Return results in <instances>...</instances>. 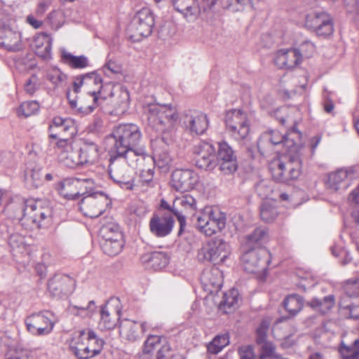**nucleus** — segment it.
Segmentation results:
<instances>
[{
  "mask_svg": "<svg viewBox=\"0 0 359 359\" xmlns=\"http://www.w3.org/2000/svg\"><path fill=\"white\" fill-rule=\"evenodd\" d=\"M296 50L299 53V55L302 60L303 57L309 58L311 57L316 51V48L311 41H305Z\"/></svg>",
  "mask_w": 359,
  "mask_h": 359,
  "instance_id": "680f3d73",
  "label": "nucleus"
},
{
  "mask_svg": "<svg viewBox=\"0 0 359 359\" xmlns=\"http://www.w3.org/2000/svg\"><path fill=\"white\" fill-rule=\"evenodd\" d=\"M154 166L153 157L151 156V163H144L137 169L140 170V180L142 185L153 186Z\"/></svg>",
  "mask_w": 359,
  "mask_h": 359,
  "instance_id": "79ce46f5",
  "label": "nucleus"
},
{
  "mask_svg": "<svg viewBox=\"0 0 359 359\" xmlns=\"http://www.w3.org/2000/svg\"><path fill=\"white\" fill-rule=\"evenodd\" d=\"M123 160L110 156L109 174L111 179L122 189L131 190L134 187V172L123 163Z\"/></svg>",
  "mask_w": 359,
  "mask_h": 359,
  "instance_id": "4468645a",
  "label": "nucleus"
},
{
  "mask_svg": "<svg viewBox=\"0 0 359 359\" xmlns=\"http://www.w3.org/2000/svg\"><path fill=\"white\" fill-rule=\"evenodd\" d=\"M343 289L345 294L349 297H359V279L347 280L344 282Z\"/></svg>",
  "mask_w": 359,
  "mask_h": 359,
  "instance_id": "4d7b16f0",
  "label": "nucleus"
},
{
  "mask_svg": "<svg viewBox=\"0 0 359 359\" xmlns=\"http://www.w3.org/2000/svg\"><path fill=\"white\" fill-rule=\"evenodd\" d=\"M229 343L228 334H219L214 337L208 346L207 349L210 353L217 354Z\"/></svg>",
  "mask_w": 359,
  "mask_h": 359,
  "instance_id": "a18cd8bd",
  "label": "nucleus"
},
{
  "mask_svg": "<svg viewBox=\"0 0 359 359\" xmlns=\"http://www.w3.org/2000/svg\"><path fill=\"white\" fill-rule=\"evenodd\" d=\"M175 8L188 20L196 18L199 13L196 0H172Z\"/></svg>",
  "mask_w": 359,
  "mask_h": 359,
  "instance_id": "f704fd0d",
  "label": "nucleus"
},
{
  "mask_svg": "<svg viewBox=\"0 0 359 359\" xmlns=\"http://www.w3.org/2000/svg\"><path fill=\"white\" fill-rule=\"evenodd\" d=\"M80 182H81L82 184L79 186V190L83 194H80V196H85L90 193H95L94 191L95 182L92 179L90 178H77Z\"/></svg>",
  "mask_w": 359,
  "mask_h": 359,
  "instance_id": "69168bd1",
  "label": "nucleus"
},
{
  "mask_svg": "<svg viewBox=\"0 0 359 359\" xmlns=\"http://www.w3.org/2000/svg\"><path fill=\"white\" fill-rule=\"evenodd\" d=\"M63 61L72 68H84L88 66V58L83 55L74 56L66 50L62 53Z\"/></svg>",
  "mask_w": 359,
  "mask_h": 359,
  "instance_id": "37998d69",
  "label": "nucleus"
},
{
  "mask_svg": "<svg viewBox=\"0 0 359 359\" xmlns=\"http://www.w3.org/2000/svg\"><path fill=\"white\" fill-rule=\"evenodd\" d=\"M121 309L116 300L107 302L100 310L99 326L102 330H111L115 327L120 319Z\"/></svg>",
  "mask_w": 359,
  "mask_h": 359,
  "instance_id": "b1692460",
  "label": "nucleus"
},
{
  "mask_svg": "<svg viewBox=\"0 0 359 359\" xmlns=\"http://www.w3.org/2000/svg\"><path fill=\"white\" fill-rule=\"evenodd\" d=\"M74 286V280L65 274H55L48 283V289L51 295L59 298L72 293Z\"/></svg>",
  "mask_w": 359,
  "mask_h": 359,
  "instance_id": "5701e85b",
  "label": "nucleus"
},
{
  "mask_svg": "<svg viewBox=\"0 0 359 359\" xmlns=\"http://www.w3.org/2000/svg\"><path fill=\"white\" fill-rule=\"evenodd\" d=\"M109 204V198L103 192L90 193L83 197L79 209L85 216L93 218L102 215Z\"/></svg>",
  "mask_w": 359,
  "mask_h": 359,
  "instance_id": "ddd939ff",
  "label": "nucleus"
},
{
  "mask_svg": "<svg viewBox=\"0 0 359 359\" xmlns=\"http://www.w3.org/2000/svg\"><path fill=\"white\" fill-rule=\"evenodd\" d=\"M81 183L77 178H67L57 183L55 189L63 198L75 200L80 194H83L81 190H79Z\"/></svg>",
  "mask_w": 359,
  "mask_h": 359,
  "instance_id": "c756f323",
  "label": "nucleus"
},
{
  "mask_svg": "<svg viewBox=\"0 0 359 359\" xmlns=\"http://www.w3.org/2000/svg\"><path fill=\"white\" fill-rule=\"evenodd\" d=\"M27 330L34 336H44L50 334L55 325L52 313L44 311L32 313L25 320Z\"/></svg>",
  "mask_w": 359,
  "mask_h": 359,
  "instance_id": "f8f14e48",
  "label": "nucleus"
},
{
  "mask_svg": "<svg viewBox=\"0 0 359 359\" xmlns=\"http://www.w3.org/2000/svg\"><path fill=\"white\" fill-rule=\"evenodd\" d=\"M49 138L57 141L73 140L77 133L74 121L70 118L55 116L48 126Z\"/></svg>",
  "mask_w": 359,
  "mask_h": 359,
  "instance_id": "dca6fc26",
  "label": "nucleus"
},
{
  "mask_svg": "<svg viewBox=\"0 0 359 359\" xmlns=\"http://www.w3.org/2000/svg\"><path fill=\"white\" fill-rule=\"evenodd\" d=\"M199 177L189 169H177L172 174V186L177 191H187L195 188Z\"/></svg>",
  "mask_w": 359,
  "mask_h": 359,
  "instance_id": "412c9836",
  "label": "nucleus"
},
{
  "mask_svg": "<svg viewBox=\"0 0 359 359\" xmlns=\"http://www.w3.org/2000/svg\"><path fill=\"white\" fill-rule=\"evenodd\" d=\"M294 111V109L283 107L274 111V116L282 125H285L286 123L295 124L296 122L292 116Z\"/></svg>",
  "mask_w": 359,
  "mask_h": 359,
  "instance_id": "864d4df0",
  "label": "nucleus"
},
{
  "mask_svg": "<svg viewBox=\"0 0 359 359\" xmlns=\"http://www.w3.org/2000/svg\"><path fill=\"white\" fill-rule=\"evenodd\" d=\"M299 53L296 48L280 50L276 54L274 63L280 69H292L302 62Z\"/></svg>",
  "mask_w": 359,
  "mask_h": 359,
  "instance_id": "c85d7f7f",
  "label": "nucleus"
},
{
  "mask_svg": "<svg viewBox=\"0 0 359 359\" xmlns=\"http://www.w3.org/2000/svg\"><path fill=\"white\" fill-rule=\"evenodd\" d=\"M39 109V104L36 101H27L21 104L18 109V113L25 116L34 114Z\"/></svg>",
  "mask_w": 359,
  "mask_h": 359,
  "instance_id": "13d9d810",
  "label": "nucleus"
},
{
  "mask_svg": "<svg viewBox=\"0 0 359 359\" xmlns=\"http://www.w3.org/2000/svg\"><path fill=\"white\" fill-rule=\"evenodd\" d=\"M79 165L88 163H94L99 158V148L93 142H85L79 149Z\"/></svg>",
  "mask_w": 359,
  "mask_h": 359,
  "instance_id": "c9c22d12",
  "label": "nucleus"
},
{
  "mask_svg": "<svg viewBox=\"0 0 359 359\" xmlns=\"http://www.w3.org/2000/svg\"><path fill=\"white\" fill-rule=\"evenodd\" d=\"M270 325L269 320L264 319L260 323L259 327L256 330V343L260 344L264 342L266 340V334Z\"/></svg>",
  "mask_w": 359,
  "mask_h": 359,
  "instance_id": "052dcab7",
  "label": "nucleus"
},
{
  "mask_svg": "<svg viewBox=\"0 0 359 359\" xmlns=\"http://www.w3.org/2000/svg\"><path fill=\"white\" fill-rule=\"evenodd\" d=\"M154 16L151 11L143 8L137 11L128 27L130 36L135 41L149 36L154 26Z\"/></svg>",
  "mask_w": 359,
  "mask_h": 359,
  "instance_id": "0eeeda50",
  "label": "nucleus"
},
{
  "mask_svg": "<svg viewBox=\"0 0 359 359\" xmlns=\"http://www.w3.org/2000/svg\"><path fill=\"white\" fill-rule=\"evenodd\" d=\"M174 226V219L170 213L154 215L149 222L151 232L157 237H165L170 233Z\"/></svg>",
  "mask_w": 359,
  "mask_h": 359,
  "instance_id": "bb28decb",
  "label": "nucleus"
},
{
  "mask_svg": "<svg viewBox=\"0 0 359 359\" xmlns=\"http://www.w3.org/2000/svg\"><path fill=\"white\" fill-rule=\"evenodd\" d=\"M51 46L52 39L46 33L37 34L32 43V47L36 55L43 60H48L51 57Z\"/></svg>",
  "mask_w": 359,
  "mask_h": 359,
  "instance_id": "2f4dec72",
  "label": "nucleus"
},
{
  "mask_svg": "<svg viewBox=\"0 0 359 359\" xmlns=\"http://www.w3.org/2000/svg\"><path fill=\"white\" fill-rule=\"evenodd\" d=\"M100 97L99 104L102 100L108 97L112 98V104L114 107L116 114H123L129 107L130 96L128 91L120 85H114L111 83H107L104 86L96 93Z\"/></svg>",
  "mask_w": 359,
  "mask_h": 359,
  "instance_id": "1a4fd4ad",
  "label": "nucleus"
},
{
  "mask_svg": "<svg viewBox=\"0 0 359 359\" xmlns=\"http://www.w3.org/2000/svg\"><path fill=\"white\" fill-rule=\"evenodd\" d=\"M142 140V133L138 126L133 123L120 124L116 126L108 140L113 144L109 152L137 147Z\"/></svg>",
  "mask_w": 359,
  "mask_h": 359,
  "instance_id": "20e7f679",
  "label": "nucleus"
},
{
  "mask_svg": "<svg viewBox=\"0 0 359 359\" xmlns=\"http://www.w3.org/2000/svg\"><path fill=\"white\" fill-rule=\"evenodd\" d=\"M358 174L353 167L341 168L328 175L327 186L334 191L346 189L349 182L357 178Z\"/></svg>",
  "mask_w": 359,
  "mask_h": 359,
  "instance_id": "393cba45",
  "label": "nucleus"
},
{
  "mask_svg": "<svg viewBox=\"0 0 359 359\" xmlns=\"http://www.w3.org/2000/svg\"><path fill=\"white\" fill-rule=\"evenodd\" d=\"M118 151L109 152V156L123 160V163H127L131 168L137 169L144 163H151V156L147 154L143 147L127 148Z\"/></svg>",
  "mask_w": 359,
  "mask_h": 359,
  "instance_id": "a211bd4d",
  "label": "nucleus"
},
{
  "mask_svg": "<svg viewBox=\"0 0 359 359\" xmlns=\"http://www.w3.org/2000/svg\"><path fill=\"white\" fill-rule=\"evenodd\" d=\"M283 304L288 313L295 315L302 309L303 299L299 295L290 294L285 299Z\"/></svg>",
  "mask_w": 359,
  "mask_h": 359,
  "instance_id": "c03bdc74",
  "label": "nucleus"
},
{
  "mask_svg": "<svg viewBox=\"0 0 359 359\" xmlns=\"http://www.w3.org/2000/svg\"><path fill=\"white\" fill-rule=\"evenodd\" d=\"M328 14L324 11H313L306 17L305 26L318 34L320 23Z\"/></svg>",
  "mask_w": 359,
  "mask_h": 359,
  "instance_id": "49530a36",
  "label": "nucleus"
},
{
  "mask_svg": "<svg viewBox=\"0 0 359 359\" xmlns=\"http://www.w3.org/2000/svg\"><path fill=\"white\" fill-rule=\"evenodd\" d=\"M165 340L166 339L163 337L150 335L144 342V352L147 354L156 353Z\"/></svg>",
  "mask_w": 359,
  "mask_h": 359,
  "instance_id": "3c124183",
  "label": "nucleus"
},
{
  "mask_svg": "<svg viewBox=\"0 0 359 359\" xmlns=\"http://www.w3.org/2000/svg\"><path fill=\"white\" fill-rule=\"evenodd\" d=\"M279 215L277 209L276 202L273 200L264 201L260 206L261 219L266 222H274Z\"/></svg>",
  "mask_w": 359,
  "mask_h": 359,
  "instance_id": "ea45409f",
  "label": "nucleus"
},
{
  "mask_svg": "<svg viewBox=\"0 0 359 359\" xmlns=\"http://www.w3.org/2000/svg\"><path fill=\"white\" fill-rule=\"evenodd\" d=\"M184 123L191 133L197 135L204 133L208 127L207 116L197 111H190L186 114Z\"/></svg>",
  "mask_w": 359,
  "mask_h": 359,
  "instance_id": "cd10ccee",
  "label": "nucleus"
},
{
  "mask_svg": "<svg viewBox=\"0 0 359 359\" xmlns=\"http://www.w3.org/2000/svg\"><path fill=\"white\" fill-rule=\"evenodd\" d=\"M58 161L69 168H76L79 165V148L73 140L56 141L54 146Z\"/></svg>",
  "mask_w": 359,
  "mask_h": 359,
  "instance_id": "f3484780",
  "label": "nucleus"
},
{
  "mask_svg": "<svg viewBox=\"0 0 359 359\" xmlns=\"http://www.w3.org/2000/svg\"><path fill=\"white\" fill-rule=\"evenodd\" d=\"M260 346L259 359H271L276 356H280L276 354L275 345L269 341L257 344Z\"/></svg>",
  "mask_w": 359,
  "mask_h": 359,
  "instance_id": "5fc2aeb1",
  "label": "nucleus"
},
{
  "mask_svg": "<svg viewBox=\"0 0 359 359\" xmlns=\"http://www.w3.org/2000/svg\"><path fill=\"white\" fill-rule=\"evenodd\" d=\"M334 31L333 22L331 17L327 15L320 23L318 34L321 36H330Z\"/></svg>",
  "mask_w": 359,
  "mask_h": 359,
  "instance_id": "bf43d9fd",
  "label": "nucleus"
},
{
  "mask_svg": "<svg viewBox=\"0 0 359 359\" xmlns=\"http://www.w3.org/2000/svg\"><path fill=\"white\" fill-rule=\"evenodd\" d=\"M43 172L40 168H34L25 173V181L27 185L37 188L43 183Z\"/></svg>",
  "mask_w": 359,
  "mask_h": 359,
  "instance_id": "8fccbe9b",
  "label": "nucleus"
},
{
  "mask_svg": "<svg viewBox=\"0 0 359 359\" xmlns=\"http://www.w3.org/2000/svg\"><path fill=\"white\" fill-rule=\"evenodd\" d=\"M142 110L148 125L157 132L165 135L174 128L178 117L175 107L145 102L143 103Z\"/></svg>",
  "mask_w": 359,
  "mask_h": 359,
  "instance_id": "f257e3e1",
  "label": "nucleus"
},
{
  "mask_svg": "<svg viewBox=\"0 0 359 359\" xmlns=\"http://www.w3.org/2000/svg\"><path fill=\"white\" fill-rule=\"evenodd\" d=\"M22 212V221L31 222L37 228H41L43 222L52 215V210L47 202L32 198L24 201Z\"/></svg>",
  "mask_w": 359,
  "mask_h": 359,
  "instance_id": "423d86ee",
  "label": "nucleus"
},
{
  "mask_svg": "<svg viewBox=\"0 0 359 359\" xmlns=\"http://www.w3.org/2000/svg\"><path fill=\"white\" fill-rule=\"evenodd\" d=\"M147 330V323L125 319L119 325L121 336L129 341H135L140 339Z\"/></svg>",
  "mask_w": 359,
  "mask_h": 359,
  "instance_id": "a878e982",
  "label": "nucleus"
},
{
  "mask_svg": "<svg viewBox=\"0 0 359 359\" xmlns=\"http://www.w3.org/2000/svg\"><path fill=\"white\" fill-rule=\"evenodd\" d=\"M339 353L342 359H359V339H355L351 346H347L342 342Z\"/></svg>",
  "mask_w": 359,
  "mask_h": 359,
  "instance_id": "09e8293b",
  "label": "nucleus"
},
{
  "mask_svg": "<svg viewBox=\"0 0 359 359\" xmlns=\"http://www.w3.org/2000/svg\"><path fill=\"white\" fill-rule=\"evenodd\" d=\"M269 262L270 253L262 248H248L242 256L243 269L250 273L265 271Z\"/></svg>",
  "mask_w": 359,
  "mask_h": 359,
  "instance_id": "9b49d317",
  "label": "nucleus"
},
{
  "mask_svg": "<svg viewBox=\"0 0 359 359\" xmlns=\"http://www.w3.org/2000/svg\"><path fill=\"white\" fill-rule=\"evenodd\" d=\"M240 359H255L256 355L252 345H243L238 349Z\"/></svg>",
  "mask_w": 359,
  "mask_h": 359,
  "instance_id": "338daca9",
  "label": "nucleus"
},
{
  "mask_svg": "<svg viewBox=\"0 0 359 359\" xmlns=\"http://www.w3.org/2000/svg\"><path fill=\"white\" fill-rule=\"evenodd\" d=\"M339 306L341 309L348 311L350 318L359 319V305L346 304L344 300H342Z\"/></svg>",
  "mask_w": 359,
  "mask_h": 359,
  "instance_id": "774afa93",
  "label": "nucleus"
},
{
  "mask_svg": "<svg viewBox=\"0 0 359 359\" xmlns=\"http://www.w3.org/2000/svg\"><path fill=\"white\" fill-rule=\"evenodd\" d=\"M196 208L195 198L189 194L182 195L176 197L173 201L172 212L175 215L180 223L179 234H180L184 226L186 225L184 213L194 211Z\"/></svg>",
  "mask_w": 359,
  "mask_h": 359,
  "instance_id": "4be33fe9",
  "label": "nucleus"
},
{
  "mask_svg": "<svg viewBox=\"0 0 359 359\" xmlns=\"http://www.w3.org/2000/svg\"><path fill=\"white\" fill-rule=\"evenodd\" d=\"M302 161L299 150H288L287 154L281 158L273 159L269 165L270 172L274 180L287 182L296 180L301 173Z\"/></svg>",
  "mask_w": 359,
  "mask_h": 359,
  "instance_id": "f03ea898",
  "label": "nucleus"
},
{
  "mask_svg": "<svg viewBox=\"0 0 359 359\" xmlns=\"http://www.w3.org/2000/svg\"><path fill=\"white\" fill-rule=\"evenodd\" d=\"M238 302V292L236 289L232 288L227 292L224 294L223 299L220 302V306L222 308L226 313L228 311L226 309H231L237 305Z\"/></svg>",
  "mask_w": 359,
  "mask_h": 359,
  "instance_id": "603ef678",
  "label": "nucleus"
},
{
  "mask_svg": "<svg viewBox=\"0 0 359 359\" xmlns=\"http://www.w3.org/2000/svg\"><path fill=\"white\" fill-rule=\"evenodd\" d=\"M104 344L92 330H81L73 337L70 348L79 359H89L101 352Z\"/></svg>",
  "mask_w": 359,
  "mask_h": 359,
  "instance_id": "7ed1b4c3",
  "label": "nucleus"
},
{
  "mask_svg": "<svg viewBox=\"0 0 359 359\" xmlns=\"http://www.w3.org/2000/svg\"><path fill=\"white\" fill-rule=\"evenodd\" d=\"M141 262L145 267L154 270H159L167 266L169 259L165 253L162 252H151L141 256Z\"/></svg>",
  "mask_w": 359,
  "mask_h": 359,
  "instance_id": "72a5a7b5",
  "label": "nucleus"
},
{
  "mask_svg": "<svg viewBox=\"0 0 359 359\" xmlns=\"http://www.w3.org/2000/svg\"><path fill=\"white\" fill-rule=\"evenodd\" d=\"M225 124L230 136L236 141L245 140L250 132L247 114L241 109H232L226 113Z\"/></svg>",
  "mask_w": 359,
  "mask_h": 359,
  "instance_id": "6e6552de",
  "label": "nucleus"
},
{
  "mask_svg": "<svg viewBox=\"0 0 359 359\" xmlns=\"http://www.w3.org/2000/svg\"><path fill=\"white\" fill-rule=\"evenodd\" d=\"M123 245L122 233H116L115 238H108L105 236L101 242V248L104 253L109 256L117 255Z\"/></svg>",
  "mask_w": 359,
  "mask_h": 359,
  "instance_id": "e433bc0d",
  "label": "nucleus"
},
{
  "mask_svg": "<svg viewBox=\"0 0 359 359\" xmlns=\"http://www.w3.org/2000/svg\"><path fill=\"white\" fill-rule=\"evenodd\" d=\"M196 165L205 170H212L217 166L215 149L208 142H200L195 145Z\"/></svg>",
  "mask_w": 359,
  "mask_h": 359,
  "instance_id": "6ab92c4d",
  "label": "nucleus"
},
{
  "mask_svg": "<svg viewBox=\"0 0 359 359\" xmlns=\"http://www.w3.org/2000/svg\"><path fill=\"white\" fill-rule=\"evenodd\" d=\"M268 237L267 231L264 228H257L252 233L246 236V248H251L254 244L259 245L264 242Z\"/></svg>",
  "mask_w": 359,
  "mask_h": 359,
  "instance_id": "de8ad7c7",
  "label": "nucleus"
},
{
  "mask_svg": "<svg viewBox=\"0 0 359 359\" xmlns=\"http://www.w3.org/2000/svg\"><path fill=\"white\" fill-rule=\"evenodd\" d=\"M0 46L10 51H18L22 48L20 33L9 27L0 29Z\"/></svg>",
  "mask_w": 359,
  "mask_h": 359,
  "instance_id": "7c9ffc66",
  "label": "nucleus"
},
{
  "mask_svg": "<svg viewBox=\"0 0 359 359\" xmlns=\"http://www.w3.org/2000/svg\"><path fill=\"white\" fill-rule=\"evenodd\" d=\"M201 281L210 292H217L222 286V271L217 266L205 270L201 276Z\"/></svg>",
  "mask_w": 359,
  "mask_h": 359,
  "instance_id": "473e14b6",
  "label": "nucleus"
},
{
  "mask_svg": "<svg viewBox=\"0 0 359 359\" xmlns=\"http://www.w3.org/2000/svg\"><path fill=\"white\" fill-rule=\"evenodd\" d=\"M231 253L228 243L222 239H215L201 248L198 257L201 261H208L215 265L223 263Z\"/></svg>",
  "mask_w": 359,
  "mask_h": 359,
  "instance_id": "9d476101",
  "label": "nucleus"
},
{
  "mask_svg": "<svg viewBox=\"0 0 359 359\" xmlns=\"http://www.w3.org/2000/svg\"><path fill=\"white\" fill-rule=\"evenodd\" d=\"M217 165L224 175L233 173L238 168L237 158L232 148L226 142L219 144Z\"/></svg>",
  "mask_w": 359,
  "mask_h": 359,
  "instance_id": "aec40b11",
  "label": "nucleus"
},
{
  "mask_svg": "<svg viewBox=\"0 0 359 359\" xmlns=\"http://www.w3.org/2000/svg\"><path fill=\"white\" fill-rule=\"evenodd\" d=\"M83 78L86 81L85 84L86 86L95 85L98 86L97 91L95 90L96 93H97L101 89V87L104 86L101 85L102 79L100 75L95 72L84 74Z\"/></svg>",
  "mask_w": 359,
  "mask_h": 359,
  "instance_id": "0e129e2a",
  "label": "nucleus"
},
{
  "mask_svg": "<svg viewBox=\"0 0 359 359\" xmlns=\"http://www.w3.org/2000/svg\"><path fill=\"white\" fill-rule=\"evenodd\" d=\"M334 303V297L333 295H328L323 299L313 298L307 302V305L316 311L326 313L332 309Z\"/></svg>",
  "mask_w": 359,
  "mask_h": 359,
  "instance_id": "a19ab883",
  "label": "nucleus"
},
{
  "mask_svg": "<svg viewBox=\"0 0 359 359\" xmlns=\"http://www.w3.org/2000/svg\"><path fill=\"white\" fill-rule=\"evenodd\" d=\"M226 215L217 208H205L196 215V227L205 235L211 236L226 226Z\"/></svg>",
  "mask_w": 359,
  "mask_h": 359,
  "instance_id": "39448f33",
  "label": "nucleus"
},
{
  "mask_svg": "<svg viewBox=\"0 0 359 359\" xmlns=\"http://www.w3.org/2000/svg\"><path fill=\"white\" fill-rule=\"evenodd\" d=\"M281 143L287 148V151L298 150L293 140L288 139L277 130H268L263 133L258 140L257 147L261 154L265 156L273 151V146Z\"/></svg>",
  "mask_w": 359,
  "mask_h": 359,
  "instance_id": "2eb2a0df",
  "label": "nucleus"
},
{
  "mask_svg": "<svg viewBox=\"0 0 359 359\" xmlns=\"http://www.w3.org/2000/svg\"><path fill=\"white\" fill-rule=\"evenodd\" d=\"M8 245L13 250H22L25 245V238L18 233H12L8 238Z\"/></svg>",
  "mask_w": 359,
  "mask_h": 359,
  "instance_id": "e2e57ef3",
  "label": "nucleus"
},
{
  "mask_svg": "<svg viewBox=\"0 0 359 359\" xmlns=\"http://www.w3.org/2000/svg\"><path fill=\"white\" fill-rule=\"evenodd\" d=\"M89 94L93 98V103L86 107H78L76 100L71 98L69 92H67V97L69 100V105L71 108L74 110L76 114L81 115L89 114L99 105L100 97L97 95L96 92H90Z\"/></svg>",
  "mask_w": 359,
  "mask_h": 359,
  "instance_id": "4c0bfd02",
  "label": "nucleus"
},
{
  "mask_svg": "<svg viewBox=\"0 0 359 359\" xmlns=\"http://www.w3.org/2000/svg\"><path fill=\"white\" fill-rule=\"evenodd\" d=\"M154 166H156L161 172H168L172 165L173 158L167 148L156 151L153 157Z\"/></svg>",
  "mask_w": 359,
  "mask_h": 359,
  "instance_id": "58836bf2",
  "label": "nucleus"
},
{
  "mask_svg": "<svg viewBox=\"0 0 359 359\" xmlns=\"http://www.w3.org/2000/svg\"><path fill=\"white\" fill-rule=\"evenodd\" d=\"M47 79L55 86L60 87L65 83L67 76L59 69H53L47 73Z\"/></svg>",
  "mask_w": 359,
  "mask_h": 359,
  "instance_id": "6e6d98bb",
  "label": "nucleus"
}]
</instances>
